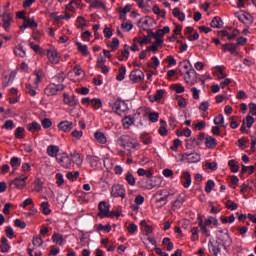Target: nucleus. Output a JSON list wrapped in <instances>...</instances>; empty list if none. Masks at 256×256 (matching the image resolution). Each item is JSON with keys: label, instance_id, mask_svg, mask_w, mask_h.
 I'll use <instances>...</instances> for the list:
<instances>
[{"label": "nucleus", "instance_id": "nucleus-1", "mask_svg": "<svg viewBox=\"0 0 256 256\" xmlns=\"http://www.w3.org/2000/svg\"><path fill=\"white\" fill-rule=\"evenodd\" d=\"M223 239L224 240H220V242L216 241L215 244L210 242V249L214 255H219V253H221V245L222 247H225V249H227V246L231 245V237L229 234L225 233Z\"/></svg>", "mask_w": 256, "mask_h": 256}, {"label": "nucleus", "instance_id": "nucleus-2", "mask_svg": "<svg viewBox=\"0 0 256 256\" xmlns=\"http://www.w3.org/2000/svg\"><path fill=\"white\" fill-rule=\"evenodd\" d=\"M118 145L120 147H123V149H127L128 151H131V149H137V141L130 136L127 135H122L118 140H117Z\"/></svg>", "mask_w": 256, "mask_h": 256}, {"label": "nucleus", "instance_id": "nucleus-3", "mask_svg": "<svg viewBox=\"0 0 256 256\" xmlns=\"http://www.w3.org/2000/svg\"><path fill=\"white\" fill-rule=\"evenodd\" d=\"M112 107V111L116 113L117 115H123L126 111H128L127 104L122 100H116L113 105H110Z\"/></svg>", "mask_w": 256, "mask_h": 256}, {"label": "nucleus", "instance_id": "nucleus-4", "mask_svg": "<svg viewBox=\"0 0 256 256\" xmlns=\"http://www.w3.org/2000/svg\"><path fill=\"white\" fill-rule=\"evenodd\" d=\"M98 217H100V219H105V217H109V204H107V202L102 201L99 203L98 205Z\"/></svg>", "mask_w": 256, "mask_h": 256}, {"label": "nucleus", "instance_id": "nucleus-5", "mask_svg": "<svg viewBox=\"0 0 256 256\" xmlns=\"http://www.w3.org/2000/svg\"><path fill=\"white\" fill-rule=\"evenodd\" d=\"M129 77H130V80L133 81L134 83H139L143 81V79H145V74L140 69H136L130 73Z\"/></svg>", "mask_w": 256, "mask_h": 256}, {"label": "nucleus", "instance_id": "nucleus-6", "mask_svg": "<svg viewBox=\"0 0 256 256\" xmlns=\"http://www.w3.org/2000/svg\"><path fill=\"white\" fill-rule=\"evenodd\" d=\"M182 159L183 161H187L188 163H199V161H201V155L196 152L190 154H183Z\"/></svg>", "mask_w": 256, "mask_h": 256}, {"label": "nucleus", "instance_id": "nucleus-7", "mask_svg": "<svg viewBox=\"0 0 256 256\" xmlns=\"http://www.w3.org/2000/svg\"><path fill=\"white\" fill-rule=\"evenodd\" d=\"M111 195L112 197H121L122 199H124L125 188H123V186L119 184L113 185L111 190Z\"/></svg>", "mask_w": 256, "mask_h": 256}, {"label": "nucleus", "instance_id": "nucleus-8", "mask_svg": "<svg viewBox=\"0 0 256 256\" xmlns=\"http://www.w3.org/2000/svg\"><path fill=\"white\" fill-rule=\"evenodd\" d=\"M25 181H27V176L22 175L20 177L15 178L12 181V183L15 185V187L17 189H23V187H25V185H27V183Z\"/></svg>", "mask_w": 256, "mask_h": 256}, {"label": "nucleus", "instance_id": "nucleus-9", "mask_svg": "<svg viewBox=\"0 0 256 256\" xmlns=\"http://www.w3.org/2000/svg\"><path fill=\"white\" fill-rule=\"evenodd\" d=\"M58 129L64 133H69L73 129V122L62 121L58 124Z\"/></svg>", "mask_w": 256, "mask_h": 256}, {"label": "nucleus", "instance_id": "nucleus-10", "mask_svg": "<svg viewBox=\"0 0 256 256\" xmlns=\"http://www.w3.org/2000/svg\"><path fill=\"white\" fill-rule=\"evenodd\" d=\"M239 21L244 23V25H252L253 24V16L249 13H243L238 16Z\"/></svg>", "mask_w": 256, "mask_h": 256}, {"label": "nucleus", "instance_id": "nucleus-11", "mask_svg": "<svg viewBox=\"0 0 256 256\" xmlns=\"http://www.w3.org/2000/svg\"><path fill=\"white\" fill-rule=\"evenodd\" d=\"M47 57H48L49 61L54 63L55 65H57V63H59V55L57 54V50H55V49L48 50Z\"/></svg>", "mask_w": 256, "mask_h": 256}, {"label": "nucleus", "instance_id": "nucleus-12", "mask_svg": "<svg viewBox=\"0 0 256 256\" xmlns=\"http://www.w3.org/2000/svg\"><path fill=\"white\" fill-rule=\"evenodd\" d=\"M27 27H30V29H37V22H35V20L26 18L23 25L20 26V31L27 29Z\"/></svg>", "mask_w": 256, "mask_h": 256}, {"label": "nucleus", "instance_id": "nucleus-13", "mask_svg": "<svg viewBox=\"0 0 256 256\" xmlns=\"http://www.w3.org/2000/svg\"><path fill=\"white\" fill-rule=\"evenodd\" d=\"M186 75L184 77V81L186 83H195V75H197V73L195 72V69L190 68L189 70L186 71Z\"/></svg>", "mask_w": 256, "mask_h": 256}, {"label": "nucleus", "instance_id": "nucleus-14", "mask_svg": "<svg viewBox=\"0 0 256 256\" xmlns=\"http://www.w3.org/2000/svg\"><path fill=\"white\" fill-rule=\"evenodd\" d=\"M58 162L62 167L69 169L71 167V158L67 154H63L61 158H58Z\"/></svg>", "mask_w": 256, "mask_h": 256}, {"label": "nucleus", "instance_id": "nucleus-15", "mask_svg": "<svg viewBox=\"0 0 256 256\" xmlns=\"http://www.w3.org/2000/svg\"><path fill=\"white\" fill-rule=\"evenodd\" d=\"M64 103L69 105L70 107H75L77 105V99L75 96H69L68 94H64Z\"/></svg>", "mask_w": 256, "mask_h": 256}, {"label": "nucleus", "instance_id": "nucleus-16", "mask_svg": "<svg viewBox=\"0 0 256 256\" xmlns=\"http://www.w3.org/2000/svg\"><path fill=\"white\" fill-rule=\"evenodd\" d=\"M2 21L3 27L5 31H7V29H9V25H11V21H13V16L11 14H3Z\"/></svg>", "mask_w": 256, "mask_h": 256}, {"label": "nucleus", "instance_id": "nucleus-17", "mask_svg": "<svg viewBox=\"0 0 256 256\" xmlns=\"http://www.w3.org/2000/svg\"><path fill=\"white\" fill-rule=\"evenodd\" d=\"M205 145L208 149H215L217 147V140L211 136L205 138Z\"/></svg>", "mask_w": 256, "mask_h": 256}, {"label": "nucleus", "instance_id": "nucleus-18", "mask_svg": "<svg viewBox=\"0 0 256 256\" xmlns=\"http://www.w3.org/2000/svg\"><path fill=\"white\" fill-rule=\"evenodd\" d=\"M94 137L97 143H100L101 145H105V143H107V137L103 132H99V131L95 132Z\"/></svg>", "mask_w": 256, "mask_h": 256}, {"label": "nucleus", "instance_id": "nucleus-19", "mask_svg": "<svg viewBox=\"0 0 256 256\" xmlns=\"http://www.w3.org/2000/svg\"><path fill=\"white\" fill-rule=\"evenodd\" d=\"M182 183H183V187H185V189H187V187H189V185H191V174H189V172H184L182 174Z\"/></svg>", "mask_w": 256, "mask_h": 256}, {"label": "nucleus", "instance_id": "nucleus-20", "mask_svg": "<svg viewBox=\"0 0 256 256\" xmlns=\"http://www.w3.org/2000/svg\"><path fill=\"white\" fill-rule=\"evenodd\" d=\"M222 50L229 51L232 55H235L237 51V45L233 43L224 44L222 45Z\"/></svg>", "mask_w": 256, "mask_h": 256}, {"label": "nucleus", "instance_id": "nucleus-21", "mask_svg": "<svg viewBox=\"0 0 256 256\" xmlns=\"http://www.w3.org/2000/svg\"><path fill=\"white\" fill-rule=\"evenodd\" d=\"M47 153L49 157H57V155H59V146H55V145L48 146Z\"/></svg>", "mask_w": 256, "mask_h": 256}, {"label": "nucleus", "instance_id": "nucleus-22", "mask_svg": "<svg viewBox=\"0 0 256 256\" xmlns=\"http://www.w3.org/2000/svg\"><path fill=\"white\" fill-rule=\"evenodd\" d=\"M63 87V85L56 87L55 84H51L47 87L46 91L47 93H50V95H55L57 91H63Z\"/></svg>", "mask_w": 256, "mask_h": 256}, {"label": "nucleus", "instance_id": "nucleus-23", "mask_svg": "<svg viewBox=\"0 0 256 256\" xmlns=\"http://www.w3.org/2000/svg\"><path fill=\"white\" fill-rule=\"evenodd\" d=\"M185 203V194H180L177 199L172 203V207H175L176 209H179L181 205Z\"/></svg>", "mask_w": 256, "mask_h": 256}, {"label": "nucleus", "instance_id": "nucleus-24", "mask_svg": "<svg viewBox=\"0 0 256 256\" xmlns=\"http://www.w3.org/2000/svg\"><path fill=\"white\" fill-rule=\"evenodd\" d=\"M211 27H213L214 29H221V27H223L221 18L218 16H215L211 23H210Z\"/></svg>", "mask_w": 256, "mask_h": 256}, {"label": "nucleus", "instance_id": "nucleus-25", "mask_svg": "<svg viewBox=\"0 0 256 256\" xmlns=\"http://www.w3.org/2000/svg\"><path fill=\"white\" fill-rule=\"evenodd\" d=\"M71 160L72 163H75L76 165H78V167L83 165V158H81V155L79 153L71 154Z\"/></svg>", "mask_w": 256, "mask_h": 256}, {"label": "nucleus", "instance_id": "nucleus-26", "mask_svg": "<svg viewBox=\"0 0 256 256\" xmlns=\"http://www.w3.org/2000/svg\"><path fill=\"white\" fill-rule=\"evenodd\" d=\"M134 43H139L140 45H149L151 43V38L149 36H145L143 39L134 38Z\"/></svg>", "mask_w": 256, "mask_h": 256}, {"label": "nucleus", "instance_id": "nucleus-27", "mask_svg": "<svg viewBox=\"0 0 256 256\" xmlns=\"http://www.w3.org/2000/svg\"><path fill=\"white\" fill-rule=\"evenodd\" d=\"M1 251L2 253H8L9 249H11V247L9 246V244L7 243V238L2 237L1 238Z\"/></svg>", "mask_w": 256, "mask_h": 256}, {"label": "nucleus", "instance_id": "nucleus-28", "mask_svg": "<svg viewBox=\"0 0 256 256\" xmlns=\"http://www.w3.org/2000/svg\"><path fill=\"white\" fill-rule=\"evenodd\" d=\"M159 133L162 137H165V135H167V122H165L164 120L160 121Z\"/></svg>", "mask_w": 256, "mask_h": 256}, {"label": "nucleus", "instance_id": "nucleus-29", "mask_svg": "<svg viewBox=\"0 0 256 256\" xmlns=\"http://www.w3.org/2000/svg\"><path fill=\"white\" fill-rule=\"evenodd\" d=\"M214 124L222 125V127H227V125H225V118L222 116V114H220L214 118Z\"/></svg>", "mask_w": 256, "mask_h": 256}, {"label": "nucleus", "instance_id": "nucleus-30", "mask_svg": "<svg viewBox=\"0 0 256 256\" xmlns=\"http://www.w3.org/2000/svg\"><path fill=\"white\" fill-rule=\"evenodd\" d=\"M125 73H127V68L122 66L119 68V74L116 76L117 81H123L125 79Z\"/></svg>", "mask_w": 256, "mask_h": 256}, {"label": "nucleus", "instance_id": "nucleus-31", "mask_svg": "<svg viewBox=\"0 0 256 256\" xmlns=\"http://www.w3.org/2000/svg\"><path fill=\"white\" fill-rule=\"evenodd\" d=\"M122 123H123L124 129H129V127L133 125V118L126 116L125 118H123Z\"/></svg>", "mask_w": 256, "mask_h": 256}, {"label": "nucleus", "instance_id": "nucleus-32", "mask_svg": "<svg viewBox=\"0 0 256 256\" xmlns=\"http://www.w3.org/2000/svg\"><path fill=\"white\" fill-rule=\"evenodd\" d=\"M90 7H92V9H105V4L101 0H95L91 3Z\"/></svg>", "mask_w": 256, "mask_h": 256}, {"label": "nucleus", "instance_id": "nucleus-33", "mask_svg": "<svg viewBox=\"0 0 256 256\" xmlns=\"http://www.w3.org/2000/svg\"><path fill=\"white\" fill-rule=\"evenodd\" d=\"M27 129L28 131H40L41 129V124L37 123V122H32L31 124L27 125Z\"/></svg>", "mask_w": 256, "mask_h": 256}, {"label": "nucleus", "instance_id": "nucleus-34", "mask_svg": "<svg viewBox=\"0 0 256 256\" xmlns=\"http://www.w3.org/2000/svg\"><path fill=\"white\" fill-rule=\"evenodd\" d=\"M94 109H101L103 107V102H101V99L99 98H94L91 100V104Z\"/></svg>", "mask_w": 256, "mask_h": 256}, {"label": "nucleus", "instance_id": "nucleus-35", "mask_svg": "<svg viewBox=\"0 0 256 256\" xmlns=\"http://www.w3.org/2000/svg\"><path fill=\"white\" fill-rule=\"evenodd\" d=\"M76 45L78 47V51H80L82 55H89V50L87 49V45H83L80 42H77Z\"/></svg>", "mask_w": 256, "mask_h": 256}, {"label": "nucleus", "instance_id": "nucleus-36", "mask_svg": "<svg viewBox=\"0 0 256 256\" xmlns=\"http://www.w3.org/2000/svg\"><path fill=\"white\" fill-rule=\"evenodd\" d=\"M139 186L142 188V189H148V190H151L153 189V187H155L153 184H148L147 183V180H140L138 182Z\"/></svg>", "mask_w": 256, "mask_h": 256}, {"label": "nucleus", "instance_id": "nucleus-37", "mask_svg": "<svg viewBox=\"0 0 256 256\" xmlns=\"http://www.w3.org/2000/svg\"><path fill=\"white\" fill-rule=\"evenodd\" d=\"M52 240L54 243H57L58 245H63V235L61 234H53Z\"/></svg>", "mask_w": 256, "mask_h": 256}, {"label": "nucleus", "instance_id": "nucleus-38", "mask_svg": "<svg viewBox=\"0 0 256 256\" xmlns=\"http://www.w3.org/2000/svg\"><path fill=\"white\" fill-rule=\"evenodd\" d=\"M227 209H230V211H235L239 205L231 200H227L225 203Z\"/></svg>", "mask_w": 256, "mask_h": 256}, {"label": "nucleus", "instance_id": "nucleus-39", "mask_svg": "<svg viewBox=\"0 0 256 256\" xmlns=\"http://www.w3.org/2000/svg\"><path fill=\"white\" fill-rule=\"evenodd\" d=\"M126 181L128 185H131L132 187L135 186V183H136L135 177L130 172L126 174Z\"/></svg>", "mask_w": 256, "mask_h": 256}, {"label": "nucleus", "instance_id": "nucleus-40", "mask_svg": "<svg viewBox=\"0 0 256 256\" xmlns=\"http://www.w3.org/2000/svg\"><path fill=\"white\" fill-rule=\"evenodd\" d=\"M228 165L232 173H237L239 171V165L235 164V160H229Z\"/></svg>", "mask_w": 256, "mask_h": 256}, {"label": "nucleus", "instance_id": "nucleus-41", "mask_svg": "<svg viewBox=\"0 0 256 256\" xmlns=\"http://www.w3.org/2000/svg\"><path fill=\"white\" fill-rule=\"evenodd\" d=\"M213 187H215V182L213 180H208L205 186L206 193H211Z\"/></svg>", "mask_w": 256, "mask_h": 256}, {"label": "nucleus", "instance_id": "nucleus-42", "mask_svg": "<svg viewBox=\"0 0 256 256\" xmlns=\"http://www.w3.org/2000/svg\"><path fill=\"white\" fill-rule=\"evenodd\" d=\"M67 179L70 181H77V177H79V171L74 172H67L66 174Z\"/></svg>", "mask_w": 256, "mask_h": 256}, {"label": "nucleus", "instance_id": "nucleus-43", "mask_svg": "<svg viewBox=\"0 0 256 256\" xmlns=\"http://www.w3.org/2000/svg\"><path fill=\"white\" fill-rule=\"evenodd\" d=\"M23 133H25V128L18 127L15 131V137L16 139H23Z\"/></svg>", "mask_w": 256, "mask_h": 256}, {"label": "nucleus", "instance_id": "nucleus-44", "mask_svg": "<svg viewBox=\"0 0 256 256\" xmlns=\"http://www.w3.org/2000/svg\"><path fill=\"white\" fill-rule=\"evenodd\" d=\"M14 53L15 55H18V57H25V55H27L23 49V46L21 45H19V47L14 50Z\"/></svg>", "mask_w": 256, "mask_h": 256}, {"label": "nucleus", "instance_id": "nucleus-45", "mask_svg": "<svg viewBox=\"0 0 256 256\" xmlns=\"http://www.w3.org/2000/svg\"><path fill=\"white\" fill-rule=\"evenodd\" d=\"M171 89L176 91V93H185V87L181 86V84H174L171 86Z\"/></svg>", "mask_w": 256, "mask_h": 256}, {"label": "nucleus", "instance_id": "nucleus-46", "mask_svg": "<svg viewBox=\"0 0 256 256\" xmlns=\"http://www.w3.org/2000/svg\"><path fill=\"white\" fill-rule=\"evenodd\" d=\"M34 75H36L35 85L38 87V85L41 83V79L43 78V72L41 71H35Z\"/></svg>", "mask_w": 256, "mask_h": 256}, {"label": "nucleus", "instance_id": "nucleus-47", "mask_svg": "<svg viewBox=\"0 0 256 256\" xmlns=\"http://www.w3.org/2000/svg\"><path fill=\"white\" fill-rule=\"evenodd\" d=\"M163 95H165V90H163V89L157 90V92L154 96V100L161 101L163 99Z\"/></svg>", "mask_w": 256, "mask_h": 256}, {"label": "nucleus", "instance_id": "nucleus-48", "mask_svg": "<svg viewBox=\"0 0 256 256\" xmlns=\"http://www.w3.org/2000/svg\"><path fill=\"white\" fill-rule=\"evenodd\" d=\"M5 234L8 239H13V237H15V232L11 226L6 227Z\"/></svg>", "mask_w": 256, "mask_h": 256}, {"label": "nucleus", "instance_id": "nucleus-49", "mask_svg": "<svg viewBox=\"0 0 256 256\" xmlns=\"http://www.w3.org/2000/svg\"><path fill=\"white\" fill-rule=\"evenodd\" d=\"M64 183H65V179H63V174L57 173L56 174V184L58 185V187H61V185H63Z\"/></svg>", "mask_w": 256, "mask_h": 256}, {"label": "nucleus", "instance_id": "nucleus-50", "mask_svg": "<svg viewBox=\"0 0 256 256\" xmlns=\"http://www.w3.org/2000/svg\"><path fill=\"white\" fill-rule=\"evenodd\" d=\"M32 243L34 247H41V245H43V239L40 236L34 237Z\"/></svg>", "mask_w": 256, "mask_h": 256}, {"label": "nucleus", "instance_id": "nucleus-51", "mask_svg": "<svg viewBox=\"0 0 256 256\" xmlns=\"http://www.w3.org/2000/svg\"><path fill=\"white\" fill-rule=\"evenodd\" d=\"M152 61L154 64H147L148 68L157 69V67H159V59L157 57L153 56Z\"/></svg>", "mask_w": 256, "mask_h": 256}, {"label": "nucleus", "instance_id": "nucleus-52", "mask_svg": "<svg viewBox=\"0 0 256 256\" xmlns=\"http://www.w3.org/2000/svg\"><path fill=\"white\" fill-rule=\"evenodd\" d=\"M109 47L112 49V51H117V48L119 47V39L113 38Z\"/></svg>", "mask_w": 256, "mask_h": 256}, {"label": "nucleus", "instance_id": "nucleus-53", "mask_svg": "<svg viewBox=\"0 0 256 256\" xmlns=\"http://www.w3.org/2000/svg\"><path fill=\"white\" fill-rule=\"evenodd\" d=\"M51 125H53V122H51V119L45 118L42 120V127L44 129H49L51 127Z\"/></svg>", "mask_w": 256, "mask_h": 256}, {"label": "nucleus", "instance_id": "nucleus-54", "mask_svg": "<svg viewBox=\"0 0 256 256\" xmlns=\"http://www.w3.org/2000/svg\"><path fill=\"white\" fill-rule=\"evenodd\" d=\"M205 167L211 171H217V162H206Z\"/></svg>", "mask_w": 256, "mask_h": 256}, {"label": "nucleus", "instance_id": "nucleus-55", "mask_svg": "<svg viewBox=\"0 0 256 256\" xmlns=\"http://www.w3.org/2000/svg\"><path fill=\"white\" fill-rule=\"evenodd\" d=\"M41 207H42V211H43L44 215H49V213H51V209H49V203L43 202L41 204Z\"/></svg>", "mask_w": 256, "mask_h": 256}, {"label": "nucleus", "instance_id": "nucleus-56", "mask_svg": "<svg viewBox=\"0 0 256 256\" xmlns=\"http://www.w3.org/2000/svg\"><path fill=\"white\" fill-rule=\"evenodd\" d=\"M254 123H255V118H253V116L246 117V127H248V129H251Z\"/></svg>", "mask_w": 256, "mask_h": 256}, {"label": "nucleus", "instance_id": "nucleus-57", "mask_svg": "<svg viewBox=\"0 0 256 256\" xmlns=\"http://www.w3.org/2000/svg\"><path fill=\"white\" fill-rule=\"evenodd\" d=\"M121 27L124 31H131L133 29V24L131 22H123Z\"/></svg>", "mask_w": 256, "mask_h": 256}, {"label": "nucleus", "instance_id": "nucleus-58", "mask_svg": "<svg viewBox=\"0 0 256 256\" xmlns=\"http://www.w3.org/2000/svg\"><path fill=\"white\" fill-rule=\"evenodd\" d=\"M15 227H19L20 229H25L27 227V224L24 221H21V219H16L14 221Z\"/></svg>", "mask_w": 256, "mask_h": 256}, {"label": "nucleus", "instance_id": "nucleus-59", "mask_svg": "<svg viewBox=\"0 0 256 256\" xmlns=\"http://www.w3.org/2000/svg\"><path fill=\"white\" fill-rule=\"evenodd\" d=\"M97 231H106L107 233H109L111 231V225L107 224L103 226V224H99L97 227Z\"/></svg>", "mask_w": 256, "mask_h": 256}, {"label": "nucleus", "instance_id": "nucleus-60", "mask_svg": "<svg viewBox=\"0 0 256 256\" xmlns=\"http://www.w3.org/2000/svg\"><path fill=\"white\" fill-rule=\"evenodd\" d=\"M230 127L231 129H237V127H239V124H237V116H232L230 117Z\"/></svg>", "mask_w": 256, "mask_h": 256}, {"label": "nucleus", "instance_id": "nucleus-61", "mask_svg": "<svg viewBox=\"0 0 256 256\" xmlns=\"http://www.w3.org/2000/svg\"><path fill=\"white\" fill-rule=\"evenodd\" d=\"M239 36V30H233L232 33H228V40L229 41H233V39H237V37Z\"/></svg>", "mask_w": 256, "mask_h": 256}, {"label": "nucleus", "instance_id": "nucleus-62", "mask_svg": "<svg viewBox=\"0 0 256 256\" xmlns=\"http://www.w3.org/2000/svg\"><path fill=\"white\" fill-rule=\"evenodd\" d=\"M15 127V124L12 120H7L4 125L2 126V129H13Z\"/></svg>", "mask_w": 256, "mask_h": 256}, {"label": "nucleus", "instance_id": "nucleus-63", "mask_svg": "<svg viewBox=\"0 0 256 256\" xmlns=\"http://www.w3.org/2000/svg\"><path fill=\"white\" fill-rule=\"evenodd\" d=\"M127 231H128V233H130V235H133V233H135L137 231V226L135 225V223L130 224L127 227Z\"/></svg>", "mask_w": 256, "mask_h": 256}, {"label": "nucleus", "instance_id": "nucleus-64", "mask_svg": "<svg viewBox=\"0 0 256 256\" xmlns=\"http://www.w3.org/2000/svg\"><path fill=\"white\" fill-rule=\"evenodd\" d=\"M200 111H207L209 109V102L208 101H204L200 104L199 106Z\"/></svg>", "mask_w": 256, "mask_h": 256}]
</instances>
